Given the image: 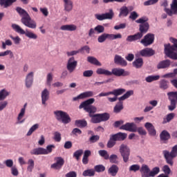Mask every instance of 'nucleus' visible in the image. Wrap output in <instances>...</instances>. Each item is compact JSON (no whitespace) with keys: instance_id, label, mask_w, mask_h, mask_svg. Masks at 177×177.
I'll return each mask as SVG.
<instances>
[{"instance_id":"f3484780","label":"nucleus","mask_w":177,"mask_h":177,"mask_svg":"<svg viewBox=\"0 0 177 177\" xmlns=\"http://www.w3.org/2000/svg\"><path fill=\"white\" fill-rule=\"evenodd\" d=\"M120 129L123 131H128L129 132H136V124L133 122H127L125 124L122 125Z\"/></svg>"},{"instance_id":"3c124183","label":"nucleus","mask_w":177,"mask_h":177,"mask_svg":"<svg viewBox=\"0 0 177 177\" xmlns=\"http://www.w3.org/2000/svg\"><path fill=\"white\" fill-rule=\"evenodd\" d=\"M39 127V124H34L28 131L27 133V136H31V135H32V132H35V131H37V129H38V128Z\"/></svg>"},{"instance_id":"5701e85b","label":"nucleus","mask_w":177,"mask_h":177,"mask_svg":"<svg viewBox=\"0 0 177 177\" xmlns=\"http://www.w3.org/2000/svg\"><path fill=\"white\" fill-rule=\"evenodd\" d=\"M32 82H34V72H30L26 77V86L31 88Z\"/></svg>"},{"instance_id":"2eb2a0df","label":"nucleus","mask_w":177,"mask_h":177,"mask_svg":"<svg viewBox=\"0 0 177 177\" xmlns=\"http://www.w3.org/2000/svg\"><path fill=\"white\" fill-rule=\"evenodd\" d=\"M111 75H115V77H127L129 75V72L125 71L124 69L120 68H114L111 72Z\"/></svg>"},{"instance_id":"6ab92c4d","label":"nucleus","mask_w":177,"mask_h":177,"mask_svg":"<svg viewBox=\"0 0 177 177\" xmlns=\"http://www.w3.org/2000/svg\"><path fill=\"white\" fill-rule=\"evenodd\" d=\"M171 67V60L165 59L158 62L156 66L158 70H164L165 68H169Z\"/></svg>"},{"instance_id":"58836bf2","label":"nucleus","mask_w":177,"mask_h":177,"mask_svg":"<svg viewBox=\"0 0 177 177\" xmlns=\"http://www.w3.org/2000/svg\"><path fill=\"white\" fill-rule=\"evenodd\" d=\"M75 124L78 128H85L88 125V122L85 120H75Z\"/></svg>"},{"instance_id":"0eeeda50","label":"nucleus","mask_w":177,"mask_h":177,"mask_svg":"<svg viewBox=\"0 0 177 177\" xmlns=\"http://www.w3.org/2000/svg\"><path fill=\"white\" fill-rule=\"evenodd\" d=\"M140 171L142 177H154L160 172V167H154L151 171L150 168L147 165H142Z\"/></svg>"},{"instance_id":"4468645a","label":"nucleus","mask_w":177,"mask_h":177,"mask_svg":"<svg viewBox=\"0 0 177 177\" xmlns=\"http://www.w3.org/2000/svg\"><path fill=\"white\" fill-rule=\"evenodd\" d=\"M77 64L78 62L75 60V58H74V57L69 58L66 64V68L68 73H70L71 74V73H74V71H75V68H77Z\"/></svg>"},{"instance_id":"ea45409f","label":"nucleus","mask_w":177,"mask_h":177,"mask_svg":"<svg viewBox=\"0 0 177 177\" xmlns=\"http://www.w3.org/2000/svg\"><path fill=\"white\" fill-rule=\"evenodd\" d=\"M106 39H110L111 41L122 38V35L120 33L117 35L106 33Z\"/></svg>"},{"instance_id":"dca6fc26","label":"nucleus","mask_w":177,"mask_h":177,"mask_svg":"<svg viewBox=\"0 0 177 177\" xmlns=\"http://www.w3.org/2000/svg\"><path fill=\"white\" fill-rule=\"evenodd\" d=\"M165 12H166L169 16L177 15V0H172L171 3V9L165 8Z\"/></svg>"},{"instance_id":"13d9d810","label":"nucleus","mask_w":177,"mask_h":177,"mask_svg":"<svg viewBox=\"0 0 177 177\" xmlns=\"http://www.w3.org/2000/svg\"><path fill=\"white\" fill-rule=\"evenodd\" d=\"M106 39H107V36L106 33L100 35L97 38V41L100 44H103V42L106 41Z\"/></svg>"},{"instance_id":"412c9836","label":"nucleus","mask_w":177,"mask_h":177,"mask_svg":"<svg viewBox=\"0 0 177 177\" xmlns=\"http://www.w3.org/2000/svg\"><path fill=\"white\" fill-rule=\"evenodd\" d=\"M114 63L115 64H119V66H122L123 67H127L128 66V62L127 60L122 57L121 55H115L114 57Z\"/></svg>"},{"instance_id":"4d7b16f0","label":"nucleus","mask_w":177,"mask_h":177,"mask_svg":"<svg viewBox=\"0 0 177 177\" xmlns=\"http://www.w3.org/2000/svg\"><path fill=\"white\" fill-rule=\"evenodd\" d=\"M53 149H56V147L54 145H50L46 147V149H45L46 153L44 154H49L52 153Z\"/></svg>"},{"instance_id":"69168bd1","label":"nucleus","mask_w":177,"mask_h":177,"mask_svg":"<svg viewBox=\"0 0 177 177\" xmlns=\"http://www.w3.org/2000/svg\"><path fill=\"white\" fill-rule=\"evenodd\" d=\"M100 139V137L97 135L95 136H93L89 138V141L91 142V143H96V142H97V140H99Z\"/></svg>"},{"instance_id":"5fc2aeb1","label":"nucleus","mask_w":177,"mask_h":177,"mask_svg":"<svg viewBox=\"0 0 177 177\" xmlns=\"http://www.w3.org/2000/svg\"><path fill=\"white\" fill-rule=\"evenodd\" d=\"M83 153H84V150L82 149L77 150L76 151L74 152L73 157L76 158V160L78 161V160H80V157H81V156H82Z\"/></svg>"},{"instance_id":"9b49d317","label":"nucleus","mask_w":177,"mask_h":177,"mask_svg":"<svg viewBox=\"0 0 177 177\" xmlns=\"http://www.w3.org/2000/svg\"><path fill=\"white\" fill-rule=\"evenodd\" d=\"M119 151L123 158L124 162L129 161V156H131V149L126 145L122 144L120 146Z\"/></svg>"},{"instance_id":"49530a36","label":"nucleus","mask_w":177,"mask_h":177,"mask_svg":"<svg viewBox=\"0 0 177 177\" xmlns=\"http://www.w3.org/2000/svg\"><path fill=\"white\" fill-rule=\"evenodd\" d=\"M136 132H138L141 136H145L147 135V132H146V130L142 127H138L136 124Z\"/></svg>"},{"instance_id":"c9c22d12","label":"nucleus","mask_w":177,"mask_h":177,"mask_svg":"<svg viewBox=\"0 0 177 177\" xmlns=\"http://www.w3.org/2000/svg\"><path fill=\"white\" fill-rule=\"evenodd\" d=\"M87 62L91 63V64H94V66H102V64L96 59L95 57L89 56L87 57Z\"/></svg>"},{"instance_id":"f03ea898","label":"nucleus","mask_w":177,"mask_h":177,"mask_svg":"<svg viewBox=\"0 0 177 177\" xmlns=\"http://www.w3.org/2000/svg\"><path fill=\"white\" fill-rule=\"evenodd\" d=\"M16 11L19 13V15L22 17L21 19V21L22 24L26 26V27H28V28L35 29L37 28V22L31 19V17L26 10L17 7Z\"/></svg>"},{"instance_id":"39448f33","label":"nucleus","mask_w":177,"mask_h":177,"mask_svg":"<svg viewBox=\"0 0 177 177\" xmlns=\"http://www.w3.org/2000/svg\"><path fill=\"white\" fill-rule=\"evenodd\" d=\"M162 154L167 164L170 167L174 166V158L177 157V145L172 147L171 152L168 150H164Z\"/></svg>"},{"instance_id":"0e129e2a","label":"nucleus","mask_w":177,"mask_h":177,"mask_svg":"<svg viewBox=\"0 0 177 177\" xmlns=\"http://www.w3.org/2000/svg\"><path fill=\"white\" fill-rule=\"evenodd\" d=\"M157 2H158V0H148L144 2V6H150V5H155V3H157Z\"/></svg>"},{"instance_id":"4be33fe9","label":"nucleus","mask_w":177,"mask_h":177,"mask_svg":"<svg viewBox=\"0 0 177 177\" xmlns=\"http://www.w3.org/2000/svg\"><path fill=\"white\" fill-rule=\"evenodd\" d=\"M160 143H168V140L171 139V135L167 130H163L160 134Z\"/></svg>"},{"instance_id":"7c9ffc66","label":"nucleus","mask_w":177,"mask_h":177,"mask_svg":"<svg viewBox=\"0 0 177 177\" xmlns=\"http://www.w3.org/2000/svg\"><path fill=\"white\" fill-rule=\"evenodd\" d=\"M60 30L62 31H75L77 30V26L71 25H63L61 26Z\"/></svg>"},{"instance_id":"ddd939ff","label":"nucleus","mask_w":177,"mask_h":177,"mask_svg":"<svg viewBox=\"0 0 177 177\" xmlns=\"http://www.w3.org/2000/svg\"><path fill=\"white\" fill-rule=\"evenodd\" d=\"M125 92H127V90H125V88H116L112 91H109L107 93H100L98 96L99 97L110 96V95H113L114 96H120V95H123V93H125Z\"/></svg>"},{"instance_id":"a878e982","label":"nucleus","mask_w":177,"mask_h":177,"mask_svg":"<svg viewBox=\"0 0 177 177\" xmlns=\"http://www.w3.org/2000/svg\"><path fill=\"white\" fill-rule=\"evenodd\" d=\"M64 10L66 12H71L73 10V4L71 0H63Z\"/></svg>"},{"instance_id":"aec40b11","label":"nucleus","mask_w":177,"mask_h":177,"mask_svg":"<svg viewBox=\"0 0 177 177\" xmlns=\"http://www.w3.org/2000/svg\"><path fill=\"white\" fill-rule=\"evenodd\" d=\"M93 96V91H86L80 93L77 97L73 98V102H77L81 99H86V97H92Z\"/></svg>"},{"instance_id":"6e6d98bb","label":"nucleus","mask_w":177,"mask_h":177,"mask_svg":"<svg viewBox=\"0 0 177 177\" xmlns=\"http://www.w3.org/2000/svg\"><path fill=\"white\" fill-rule=\"evenodd\" d=\"M52 81H53V75H52V73H48L46 79V84L48 86H50L52 85Z\"/></svg>"},{"instance_id":"393cba45","label":"nucleus","mask_w":177,"mask_h":177,"mask_svg":"<svg viewBox=\"0 0 177 177\" xmlns=\"http://www.w3.org/2000/svg\"><path fill=\"white\" fill-rule=\"evenodd\" d=\"M118 171H120L118 166L116 165H112L108 169V174H109L111 176H117Z\"/></svg>"},{"instance_id":"bf43d9fd","label":"nucleus","mask_w":177,"mask_h":177,"mask_svg":"<svg viewBox=\"0 0 177 177\" xmlns=\"http://www.w3.org/2000/svg\"><path fill=\"white\" fill-rule=\"evenodd\" d=\"M95 30L97 34H102V32H104V26L102 25H98L95 27Z\"/></svg>"},{"instance_id":"c03bdc74","label":"nucleus","mask_w":177,"mask_h":177,"mask_svg":"<svg viewBox=\"0 0 177 177\" xmlns=\"http://www.w3.org/2000/svg\"><path fill=\"white\" fill-rule=\"evenodd\" d=\"M98 154L100 156V157H102L104 160H109V157L110 156L109 155V152H107L106 150H100L98 151Z\"/></svg>"},{"instance_id":"a18cd8bd","label":"nucleus","mask_w":177,"mask_h":177,"mask_svg":"<svg viewBox=\"0 0 177 177\" xmlns=\"http://www.w3.org/2000/svg\"><path fill=\"white\" fill-rule=\"evenodd\" d=\"M109 160L111 164H118V156L115 154L109 156Z\"/></svg>"},{"instance_id":"e2e57ef3","label":"nucleus","mask_w":177,"mask_h":177,"mask_svg":"<svg viewBox=\"0 0 177 177\" xmlns=\"http://www.w3.org/2000/svg\"><path fill=\"white\" fill-rule=\"evenodd\" d=\"M149 19L146 17H141L136 21V23L139 24H146V23H148L147 21Z\"/></svg>"},{"instance_id":"338daca9","label":"nucleus","mask_w":177,"mask_h":177,"mask_svg":"<svg viewBox=\"0 0 177 177\" xmlns=\"http://www.w3.org/2000/svg\"><path fill=\"white\" fill-rule=\"evenodd\" d=\"M162 171L165 175H169V174H171V168H169V166L167 165L163 166Z\"/></svg>"},{"instance_id":"a211bd4d","label":"nucleus","mask_w":177,"mask_h":177,"mask_svg":"<svg viewBox=\"0 0 177 177\" xmlns=\"http://www.w3.org/2000/svg\"><path fill=\"white\" fill-rule=\"evenodd\" d=\"M156 51L150 48H146L145 49L141 50L139 52V55L140 56H142V57H150L151 56H153L155 55Z\"/></svg>"},{"instance_id":"603ef678","label":"nucleus","mask_w":177,"mask_h":177,"mask_svg":"<svg viewBox=\"0 0 177 177\" xmlns=\"http://www.w3.org/2000/svg\"><path fill=\"white\" fill-rule=\"evenodd\" d=\"M91 52V48H89V46H84L79 49V53H82L84 55V53H89Z\"/></svg>"},{"instance_id":"1a4fd4ad","label":"nucleus","mask_w":177,"mask_h":177,"mask_svg":"<svg viewBox=\"0 0 177 177\" xmlns=\"http://www.w3.org/2000/svg\"><path fill=\"white\" fill-rule=\"evenodd\" d=\"M12 28H13L16 32H18V34L26 35V37L30 38V39H37V38H38V35H37L35 33L28 30L25 31L23 28H21V27H20V26L16 24H13L12 25Z\"/></svg>"},{"instance_id":"cd10ccee","label":"nucleus","mask_w":177,"mask_h":177,"mask_svg":"<svg viewBox=\"0 0 177 177\" xmlns=\"http://www.w3.org/2000/svg\"><path fill=\"white\" fill-rule=\"evenodd\" d=\"M49 100V91L45 88L41 92V103L42 104H46V102Z\"/></svg>"},{"instance_id":"09e8293b","label":"nucleus","mask_w":177,"mask_h":177,"mask_svg":"<svg viewBox=\"0 0 177 177\" xmlns=\"http://www.w3.org/2000/svg\"><path fill=\"white\" fill-rule=\"evenodd\" d=\"M83 176H95V169H90L83 172Z\"/></svg>"},{"instance_id":"e433bc0d","label":"nucleus","mask_w":177,"mask_h":177,"mask_svg":"<svg viewBox=\"0 0 177 177\" xmlns=\"http://www.w3.org/2000/svg\"><path fill=\"white\" fill-rule=\"evenodd\" d=\"M96 73L99 75H107V76L111 75V71L109 70H106L104 68H97L96 71Z\"/></svg>"},{"instance_id":"2f4dec72","label":"nucleus","mask_w":177,"mask_h":177,"mask_svg":"<svg viewBox=\"0 0 177 177\" xmlns=\"http://www.w3.org/2000/svg\"><path fill=\"white\" fill-rule=\"evenodd\" d=\"M17 0H0V6H4V8H9L12 6L15 2Z\"/></svg>"},{"instance_id":"20e7f679","label":"nucleus","mask_w":177,"mask_h":177,"mask_svg":"<svg viewBox=\"0 0 177 177\" xmlns=\"http://www.w3.org/2000/svg\"><path fill=\"white\" fill-rule=\"evenodd\" d=\"M149 28H150V25L149 23H145L139 25V31L138 32L127 36L126 41L127 42H135L136 41H140L143 38V35L149 31Z\"/></svg>"},{"instance_id":"774afa93","label":"nucleus","mask_w":177,"mask_h":177,"mask_svg":"<svg viewBox=\"0 0 177 177\" xmlns=\"http://www.w3.org/2000/svg\"><path fill=\"white\" fill-rule=\"evenodd\" d=\"M92 75H93V71H92V70L85 71L83 73V77H92Z\"/></svg>"},{"instance_id":"052dcab7","label":"nucleus","mask_w":177,"mask_h":177,"mask_svg":"<svg viewBox=\"0 0 177 177\" xmlns=\"http://www.w3.org/2000/svg\"><path fill=\"white\" fill-rule=\"evenodd\" d=\"M140 169V166L139 165H132L129 167V171L133 172H136Z\"/></svg>"},{"instance_id":"7ed1b4c3","label":"nucleus","mask_w":177,"mask_h":177,"mask_svg":"<svg viewBox=\"0 0 177 177\" xmlns=\"http://www.w3.org/2000/svg\"><path fill=\"white\" fill-rule=\"evenodd\" d=\"M170 41L174 44H164V53L169 59H171L172 60H177V53H175V50H177V39L171 37Z\"/></svg>"},{"instance_id":"b1692460","label":"nucleus","mask_w":177,"mask_h":177,"mask_svg":"<svg viewBox=\"0 0 177 177\" xmlns=\"http://www.w3.org/2000/svg\"><path fill=\"white\" fill-rule=\"evenodd\" d=\"M145 127L148 131L149 135H151V136H156L157 132L156 131V129H154V126L153 125V124L150 122H147L145 123Z\"/></svg>"},{"instance_id":"c85d7f7f","label":"nucleus","mask_w":177,"mask_h":177,"mask_svg":"<svg viewBox=\"0 0 177 177\" xmlns=\"http://www.w3.org/2000/svg\"><path fill=\"white\" fill-rule=\"evenodd\" d=\"M27 106V104H25L24 106V108L21 109L20 113L18 115L17 120L19 121V124H23L24 121H26L25 119L22 120L23 117H24V114H26V106Z\"/></svg>"},{"instance_id":"37998d69","label":"nucleus","mask_w":177,"mask_h":177,"mask_svg":"<svg viewBox=\"0 0 177 177\" xmlns=\"http://www.w3.org/2000/svg\"><path fill=\"white\" fill-rule=\"evenodd\" d=\"M105 20H111L114 17V12L112 9L109 10V12L104 13Z\"/></svg>"},{"instance_id":"6e6552de","label":"nucleus","mask_w":177,"mask_h":177,"mask_svg":"<svg viewBox=\"0 0 177 177\" xmlns=\"http://www.w3.org/2000/svg\"><path fill=\"white\" fill-rule=\"evenodd\" d=\"M54 115L57 120L62 124H70L71 122V118L68 113L63 111H55Z\"/></svg>"},{"instance_id":"a19ab883","label":"nucleus","mask_w":177,"mask_h":177,"mask_svg":"<svg viewBox=\"0 0 177 177\" xmlns=\"http://www.w3.org/2000/svg\"><path fill=\"white\" fill-rule=\"evenodd\" d=\"M116 140L114 138L113 136H111L108 142H107V147L108 149H112V147H114L115 146Z\"/></svg>"},{"instance_id":"8fccbe9b","label":"nucleus","mask_w":177,"mask_h":177,"mask_svg":"<svg viewBox=\"0 0 177 177\" xmlns=\"http://www.w3.org/2000/svg\"><path fill=\"white\" fill-rule=\"evenodd\" d=\"M34 160L32 159H29L28 160L27 171H28V172H32V169H34Z\"/></svg>"},{"instance_id":"79ce46f5","label":"nucleus","mask_w":177,"mask_h":177,"mask_svg":"<svg viewBox=\"0 0 177 177\" xmlns=\"http://www.w3.org/2000/svg\"><path fill=\"white\" fill-rule=\"evenodd\" d=\"M160 80V75H149L145 78V81L147 82H153L154 81H158Z\"/></svg>"},{"instance_id":"f257e3e1","label":"nucleus","mask_w":177,"mask_h":177,"mask_svg":"<svg viewBox=\"0 0 177 177\" xmlns=\"http://www.w3.org/2000/svg\"><path fill=\"white\" fill-rule=\"evenodd\" d=\"M93 103H95V98H90L82 102L79 106V109H84V111L88 113V115L91 118V122L93 124H100V122L109 121V120H110L109 113H104L95 114V113L97 111V109H96V106L91 105L93 104Z\"/></svg>"},{"instance_id":"de8ad7c7","label":"nucleus","mask_w":177,"mask_h":177,"mask_svg":"<svg viewBox=\"0 0 177 177\" xmlns=\"http://www.w3.org/2000/svg\"><path fill=\"white\" fill-rule=\"evenodd\" d=\"M8 96H9V92L6 90L3 89L0 91V100H5Z\"/></svg>"},{"instance_id":"72a5a7b5","label":"nucleus","mask_w":177,"mask_h":177,"mask_svg":"<svg viewBox=\"0 0 177 177\" xmlns=\"http://www.w3.org/2000/svg\"><path fill=\"white\" fill-rule=\"evenodd\" d=\"M159 87L160 89H163V91L168 89V88H169V82L165 79L161 80L159 82Z\"/></svg>"},{"instance_id":"423d86ee","label":"nucleus","mask_w":177,"mask_h":177,"mask_svg":"<svg viewBox=\"0 0 177 177\" xmlns=\"http://www.w3.org/2000/svg\"><path fill=\"white\" fill-rule=\"evenodd\" d=\"M133 95V91L130 90L124 93L122 96L118 97L119 102L115 104L113 108V111L118 114V113H121L122 110H124V100L128 99L130 96Z\"/></svg>"},{"instance_id":"4c0bfd02","label":"nucleus","mask_w":177,"mask_h":177,"mask_svg":"<svg viewBox=\"0 0 177 177\" xmlns=\"http://www.w3.org/2000/svg\"><path fill=\"white\" fill-rule=\"evenodd\" d=\"M133 66L136 68H142L143 66V59L142 58H138L133 62Z\"/></svg>"},{"instance_id":"680f3d73","label":"nucleus","mask_w":177,"mask_h":177,"mask_svg":"<svg viewBox=\"0 0 177 177\" xmlns=\"http://www.w3.org/2000/svg\"><path fill=\"white\" fill-rule=\"evenodd\" d=\"M54 140H55V142H60L62 140V133L55 131L54 133Z\"/></svg>"},{"instance_id":"c756f323","label":"nucleus","mask_w":177,"mask_h":177,"mask_svg":"<svg viewBox=\"0 0 177 177\" xmlns=\"http://www.w3.org/2000/svg\"><path fill=\"white\" fill-rule=\"evenodd\" d=\"M27 106V104H25L24 106V108L21 109L20 113L18 115L17 120L19 121V124H23L24 121H26L25 119L22 120L23 117H24V114H26V106Z\"/></svg>"},{"instance_id":"f704fd0d","label":"nucleus","mask_w":177,"mask_h":177,"mask_svg":"<svg viewBox=\"0 0 177 177\" xmlns=\"http://www.w3.org/2000/svg\"><path fill=\"white\" fill-rule=\"evenodd\" d=\"M129 15V10H128V7L122 6L120 9L119 17H127Z\"/></svg>"},{"instance_id":"bb28decb","label":"nucleus","mask_w":177,"mask_h":177,"mask_svg":"<svg viewBox=\"0 0 177 177\" xmlns=\"http://www.w3.org/2000/svg\"><path fill=\"white\" fill-rule=\"evenodd\" d=\"M45 148L42 147L36 148L30 151V154L32 156H41L42 154H45Z\"/></svg>"},{"instance_id":"864d4df0","label":"nucleus","mask_w":177,"mask_h":177,"mask_svg":"<svg viewBox=\"0 0 177 177\" xmlns=\"http://www.w3.org/2000/svg\"><path fill=\"white\" fill-rule=\"evenodd\" d=\"M95 172H104L106 167L103 165H98L94 167Z\"/></svg>"},{"instance_id":"f8f14e48","label":"nucleus","mask_w":177,"mask_h":177,"mask_svg":"<svg viewBox=\"0 0 177 177\" xmlns=\"http://www.w3.org/2000/svg\"><path fill=\"white\" fill-rule=\"evenodd\" d=\"M154 34L147 33L144 38L141 39L140 44H142L143 46H150V45L154 44Z\"/></svg>"},{"instance_id":"473e14b6","label":"nucleus","mask_w":177,"mask_h":177,"mask_svg":"<svg viewBox=\"0 0 177 177\" xmlns=\"http://www.w3.org/2000/svg\"><path fill=\"white\" fill-rule=\"evenodd\" d=\"M113 136V138L117 140L121 141V140H125V139H127V136H128V135L125 133H118L116 134H113L112 135Z\"/></svg>"},{"instance_id":"9d476101","label":"nucleus","mask_w":177,"mask_h":177,"mask_svg":"<svg viewBox=\"0 0 177 177\" xmlns=\"http://www.w3.org/2000/svg\"><path fill=\"white\" fill-rule=\"evenodd\" d=\"M169 100H170V105L168 106L169 111H174L176 109L177 91H171L167 93Z\"/></svg>"}]
</instances>
